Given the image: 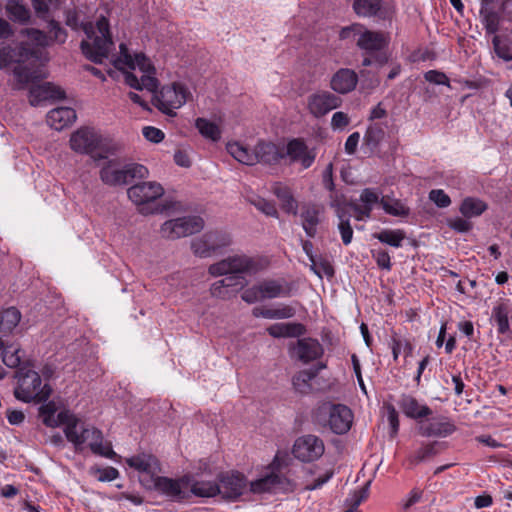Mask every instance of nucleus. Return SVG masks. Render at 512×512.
Segmentation results:
<instances>
[{
	"label": "nucleus",
	"instance_id": "nucleus-1",
	"mask_svg": "<svg viewBox=\"0 0 512 512\" xmlns=\"http://www.w3.org/2000/svg\"><path fill=\"white\" fill-rule=\"evenodd\" d=\"M65 24L75 31L82 29L86 34L87 40L81 42L80 48L87 59L101 64L108 57L114 43L107 18L100 17L96 25L92 22L80 23L77 10L68 9L65 11Z\"/></svg>",
	"mask_w": 512,
	"mask_h": 512
},
{
	"label": "nucleus",
	"instance_id": "nucleus-2",
	"mask_svg": "<svg viewBox=\"0 0 512 512\" xmlns=\"http://www.w3.org/2000/svg\"><path fill=\"white\" fill-rule=\"evenodd\" d=\"M30 58H38V50L30 47L28 43L21 42L16 47H12L10 44L4 42L0 43L1 68L4 69L12 63L18 64L12 71L14 89L23 90L30 82H34L42 77L39 68L22 64V62Z\"/></svg>",
	"mask_w": 512,
	"mask_h": 512
},
{
	"label": "nucleus",
	"instance_id": "nucleus-3",
	"mask_svg": "<svg viewBox=\"0 0 512 512\" xmlns=\"http://www.w3.org/2000/svg\"><path fill=\"white\" fill-rule=\"evenodd\" d=\"M340 38L342 40L352 39L356 42L357 47L365 51L366 54H375V61L380 67L387 64L389 56L386 48L390 43L387 33L372 31L362 24L354 23L341 29Z\"/></svg>",
	"mask_w": 512,
	"mask_h": 512
},
{
	"label": "nucleus",
	"instance_id": "nucleus-4",
	"mask_svg": "<svg viewBox=\"0 0 512 512\" xmlns=\"http://www.w3.org/2000/svg\"><path fill=\"white\" fill-rule=\"evenodd\" d=\"M227 151L235 160L249 166L257 163L273 166L285 158L284 151L269 141H259L252 150L238 142L228 143Z\"/></svg>",
	"mask_w": 512,
	"mask_h": 512
},
{
	"label": "nucleus",
	"instance_id": "nucleus-5",
	"mask_svg": "<svg viewBox=\"0 0 512 512\" xmlns=\"http://www.w3.org/2000/svg\"><path fill=\"white\" fill-rule=\"evenodd\" d=\"M208 271L214 277L225 275L221 280L234 296L244 286V278L240 274L256 271V263L245 255H235L210 265Z\"/></svg>",
	"mask_w": 512,
	"mask_h": 512
},
{
	"label": "nucleus",
	"instance_id": "nucleus-6",
	"mask_svg": "<svg viewBox=\"0 0 512 512\" xmlns=\"http://www.w3.org/2000/svg\"><path fill=\"white\" fill-rule=\"evenodd\" d=\"M15 377L18 379V385L14 395L18 400L25 403H41L50 397L51 387L48 384L42 386V379L36 371L28 367H20Z\"/></svg>",
	"mask_w": 512,
	"mask_h": 512
},
{
	"label": "nucleus",
	"instance_id": "nucleus-7",
	"mask_svg": "<svg viewBox=\"0 0 512 512\" xmlns=\"http://www.w3.org/2000/svg\"><path fill=\"white\" fill-rule=\"evenodd\" d=\"M113 65L116 69L124 71L125 69L134 70L138 67L144 74L141 77V90L155 91L158 86L157 79L153 76L154 67L149 59L143 54H135L134 57L129 53L124 43L120 44V54L114 59Z\"/></svg>",
	"mask_w": 512,
	"mask_h": 512
},
{
	"label": "nucleus",
	"instance_id": "nucleus-8",
	"mask_svg": "<svg viewBox=\"0 0 512 512\" xmlns=\"http://www.w3.org/2000/svg\"><path fill=\"white\" fill-rule=\"evenodd\" d=\"M148 169L138 163H130L119 168L116 159L105 162L100 170V179L109 186H120L130 183L133 179H144L148 176Z\"/></svg>",
	"mask_w": 512,
	"mask_h": 512
},
{
	"label": "nucleus",
	"instance_id": "nucleus-9",
	"mask_svg": "<svg viewBox=\"0 0 512 512\" xmlns=\"http://www.w3.org/2000/svg\"><path fill=\"white\" fill-rule=\"evenodd\" d=\"M129 199L139 207V212L144 215L162 212L166 207L157 205L155 208L147 206L155 202L164 194V189L157 182H140L127 190Z\"/></svg>",
	"mask_w": 512,
	"mask_h": 512
},
{
	"label": "nucleus",
	"instance_id": "nucleus-10",
	"mask_svg": "<svg viewBox=\"0 0 512 512\" xmlns=\"http://www.w3.org/2000/svg\"><path fill=\"white\" fill-rule=\"evenodd\" d=\"M270 467L272 469L270 474L250 483V491L257 494L277 491H294L296 487L294 481L280 472L281 465L278 456H275Z\"/></svg>",
	"mask_w": 512,
	"mask_h": 512
},
{
	"label": "nucleus",
	"instance_id": "nucleus-11",
	"mask_svg": "<svg viewBox=\"0 0 512 512\" xmlns=\"http://www.w3.org/2000/svg\"><path fill=\"white\" fill-rule=\"evenodd\" d=\"M70 146L75 152L90 154L95 161L107 158L103 153L101 136L89 127H82L75 131L71 135Z\"/></svg>",
	"mask_w": 512,
	"mask_h": 512
},
{
	"label": "nucleus",
	"instance_id": "nucleus-12",
	"mask_svg": "<svg viewBox=\"0 0 512 512\" xmlns=\"http://www.w3.org/2000/svg\"><path fill=\"white\" fill-rule=\"evenodd\" d=\"M189 96V90L183 84L175 82L162 87L160 92L155 95L153 104L161 112L169 116H175V110L182 107Z\"/></svg>",
	"mask_w": 512,
	"mask_h": 512
},
{
	"label": "nucleus",
	"instance_id": "nucleus-13",
	"mask_svg": "<svg viewBox=\"0 0 512 512\" xmlns=\"http://www.w3.org/2000/svg\"><path fill=\"white\" fill-rule=\"evenodd\" d=\"M203 227L204 221L201 217L185 216L164 222L161 226V234L164 238L175 240L198 233Z\"/></svg>",
	"mask_w": 512,
	"mask_h": 512
},
{
	"label": "nucleus",
	"instance_id": "nucleus-14",
	"mask_svg": "<svg viewBox=\"0 0 512 512\" xmlns=\"http://www.w3.org/2000/svg\"><path fill=\"white\" fill-rule=\"evenodd\" d=\"M231 243L230 236L222 231H209L191 242L193 253L205 258L216 253Z\"/></svg>",
	"mask_w": 512,
	"mask_h": 512
},
{
	"label": "nucleus",
	"instance_id": "nucleus-15",
	"mask_svg": "<svg viewBox=\"0 0 512 512\" xmlns=\"http://www.w3.org/2000/svg\"><path fill=\"white\" fill-rule=\"evenodd\" d=\"M321 412L328 417L327 425L333 433L341 435L350 430L353 422V413L346 405H326L321 409Z\"/></svg>",
	"mask_w": 512,
	"mask_h": 512
},
{
	"label": "nucleus",
	"instance_id": "nucleus-16",
	"mask_svg": "<svg viewBox=\"0 0 512 512\" xmlns=\"http://www.w3.org/2000/svg\"><path fill=\"white\" fill-rule=\"evenodd\" d=\"M187 477L181 479H172L165 476L156 475L155 478L142 479L141 484L148 490H156L159 493L171 498L181 499L184 497L182 484H187Z\"/></svg>",
	"mask_w": 512,
	"mask_h": 512
},
{
	"label": "nucleus",
	"instance_id": "nucleus-17",
	"mask_svg": "<svg viewBox=\"0 0 512 512\" xmlns=\"http://www.w3.org/2000/svg\"><path fill=\"white\" fill-rule=\"evenodd\" d=\"M353 10L361 17H377L391 20L395 9L391 2L383 0H353Z\"/></svg>",
	"mask_w": 512,
	"mask_h": 512
},
{
	"label": "nucleus",
	"instance_id": "nucleus-18",
	"mask_svg": "<svg viewBox=\"0 0 512 512\" xmlns=\"http://www.w3.org/2000/svg\"><path fill=\"white\" fill-rule=\"evenodd\" d=\"M323 441L315 435L299 437L293 446V455L303 462H312L320 458L324 453Z\"/></svg>",
	"mask_w": 512,
	"mask_h": 512
},
{
	"label": "nucleus",
	"instance_id": "nucleus-19",
	"mask_svg": "<svg viewBox=\"0 0 512 512\" xmlns=\"http://www.w3.org/2000/svg\"><path fill=\"white\" fill-rule=\"evenodd\" d=\"M341 105L342 99L339 96L325 90L315 92L307 98V108L316 118L325 116Z\"/></svg>",
	"mask_w": 512,
	"mask_h": 512
},
{
	"label": "nucleus",
	"instance_id": "nucleus-20",
	"mask_svg": "<svg viewBox=\"0 0 512 512\" xmlns=\"http://www.w3.org/2000/svg\"><path fill=\"white\" fill-rule=\"evenodd\" d=\"M42 77L30 82L32 84L29 89V103L32 106H39L48 100H60L65 97V92L59 87L50 82L43 84H35L37 81L44 78V74L41 72Z\"/></svg>",
	"mask_w": 512,
	"mask_h": 512
},
{
	"label": "nucleus",
	"instance_id": "nucleus-21",
	"mask_svg": "<svg viewBox=\"0 0 512 512\" xmlns=\"http://www.w3.org/2000/svg\"><path fill=\"white\" fill-rule=\"evenodd\" d=\"M218 485L220 488L219 494L225 499L236 500L246 489L247 480L245 476L239 472H230L221 475Z\"/></svg>",
	"mask_w": 512,
	"mask_h": 512
},
{
	"label": "nucleus",
	"instance_id": "nucleus-22",
	"mask_svg": "<svg viewBox=\"0 0 512 512\" xmlns=\"http://www.w3.org/2000/svg\"><path fill=\"white\" fill-rule=\"evenodd\" d=\"M125 461L129 467L142 474L140 481L142 479L155 478L161 472L158 459L151 454L141 453L126 458Z\"/></svg>",
	"mask_w": 512,
	"mask_h": 512
},
{
	"label": "nucleus",
	"instance_id": "nucleus-23",
	"mask_svg": "<svg viewBox=\"0 0 512 512\" xmlns=\"http://www.w3.org/2000/svg\"><path fill=\"white\" fill-rule=\"evenodd\" d=\"M285 157L287 156L290 163H301L304 169L312 166L316 154L310 150L303 139L295 138L290 140L286 145Z\"/></svg>",
	"mask_w": 512,
	"mask_h": 512
},
{
	"label": "nucleus",
	"instance_id": "nucleus-24",
	"mask_svg": "<svg viewBox=\"0 0 512 512\" xmlns=\"http://www.w3.org/2000/svg\"><path fill=\"white\" fill-rule=\"evenodd\" d=\"M94 427L86 425L75 415H73L70 422L64 428V433L69 442H71L75 450H81L82 445L85 444L90 437V432Z\"/></svg>",
	"mask_w": 512,
	"mask_h": 512
},
{
	"label": "nucleus",
	"instance_id": "nucleus-25",
	"mask_svg": "<svg viewBox=\"0 0 512 512\" xmlns=\"http://www.w3.org/2000/svg\"><path fill=\"white\" fill-rule=\"evenodd\" d=\"M56 412L57 406L54 401H49L39 407V416L42 418L43 423L47 427L55 428L60 425H65L66 427L72 419L73 414L68 410L60 411L57 415H55Z\"/></svg>",
	"mask_w": 512,
	"mask_h": 512
},
{
	"label": "nucleus",
	"instance_id": "nucleus-26",
	"mask_svg": "<svg viewBox=\"0 0 512 512\" xmlns=\"http://www.w3.org/2000/svg\"><path fill=\"white\" fill-rule=\"evenodd\" d=\"M358 83L357 73L349 68H341L336 71L331 80V89L339 94H348L352 92Z\"/></svg>",
	"mask_w": 512,
	"mask_h": 512
},
{
	"label": "nucleus",
	"instance_id": "nucleus-27",
	"mask_svg": "<svg viewBox=\"0 0 512 512\" xmlns=\"http://www.w3.org/2000/svg\"><path fill=\"white\" fill-rule=\"evenodd\" d=\"M456 426L446 417L433 418L427 424H421L418 432L423 437H447L454 433Z\"/></svg>",
	"mask_w": 512,
	"mask_h": 512
},
{
	"label": "nucleus",
	"instance_id": "nucleus-28",
	"mask_svg": "<svg viewBox=\"0 0 512 512\" xmlns=\"http://www.w3.org/2000/svg\"><path fill=\"white\" fill-rule=\"evenodd\" d=\"M293 354L303 363H309L318 359L323 354L321 344L312 338H302L297 341L293 348Z\"/></svg>",
	"mask_w": 512,
	"mask_h": 512
},
{
	"label": "nucleus",
	"instance_id": "nucleus-29",
	"mask_svg": "<svg viewBox=\"0 0 512 512\" xmlns=\"http://www.w3.org/2000/svg\"><path fill=\"white\" fill-rule=\"evenodd\" d=\"M76 120V112L71 107H58L47 114V123L51 128L61 131Z\"/></svg>",
	"mask_w": 512,
	"mask_h": 512
},
{
	"label": "nucleus",
	"instance_id": "nucleus-30",
	"mask_svg": "<svg viewBox=\"0 0 512 512\" xmlns=\"http://www.w3.org/2000/svg\"><path fill=\"white\" fill-rule=\"evenodd\" d=\"M320 209L316 204H304L301 208L300 217L302 219V228L308 237L314 238L317 234Z\"/></svg>",
	"mask_w": 512,
	"mask_h": 512
},
{
	"label": "nucleus",
	"instance_id": "nucleus-31",
	"mask_svg": "<svg viewBox=\"0 0 512 512\" xmlns=\"http://www.w3.org/2000/svg\"><path fill=\"white\" fill-rule=\"evenodd\" d=\"M399 407L403 413L411 419H421L432 414V410L427 405H422L411 395H402L399 401Z\"/></svg>",
	"mask_w": 512,
	"mask_h": 512
},
{
	"label": "nucleus",
	"instance_id": "nucleus-32",
	"mask_svg": "<svg viewBox=\"0 0 512 512\" xmlns=\"http://www.w3.org/2000/svg\"><path fill=\"white\" fill-rule=\"evenodd\" d=\"M5 12L9 20L14 23L26 25L30 22L31 11L24 4L23 0H7L5 4Z\"/></svg>",
	"mask_w": 512,
	"mask_h": 512
},
{
	"label": "nucleus",
	"instance_id": "nucleus-33",
	"mask_svg": "<svg viewBox=\"0 0 512 512\" xmlns=\"http://www.w3.org/2000/svg\"><path fill=\"white\" fill-rule=\"evenodd\" d=\"M274 338L300 337L305 334V326L301 323H275L267 328Z\"/></svg>",
	"mask_w": 512,
	"mask_h": 512
},
{
	"label": "nucleus",
	"instance_id": "nucleus-34",
	"mask_svg": "<svg viewBox=\"0 0 512 512\" xmlns=\"http://www.w3.org/2000/svg\"><path fill=\"white\" fill-rule=\"evenodd\" d=\"M86 443H88V446L94 454H98L109 459H113L116 456V453L113 451L110 443L105 445L103 444V434L95 427L90 432L89 440Z\"/></svg>",
	"mask_w": 512,
	"mask_h": 512
},
{
	"label": "nucleus",
	"instance_id": "nucleus-35",
	"mask_svg": "<svg viewBox=\"0 0 512 512\" xmlns=\"http://www.w3.org/2000/svg\"><path fill=\"white\" fill-rule=\"evenodd\" d=\"M273 193L280 200L283 211L297 215L298 203L287 186L277 183L273 187Z\"/></svg>",
	"mask_w": 512,
	"mask_h": 512
},
{
	"label": "nucleus",
	"instance_id": "nucleus-36",
	"mask_svg": "<svg viewBox=\"0 0 512 512\" xmlns=\"http://www.w3.org/2000/svg\"><path fill=\"white\" fill-rule=\"evenodd\" d=\"M487 209V204L474 197H466L463 199L459 211L465 218L478 217Z\"/></svg>",
	"mask_w": 512,
	"mask_h": 512
},
{
	"label": "nucleus",
	"instance_id": "nucleus-37",
	"mask_svg": "<svg viewBox=\"0 0 512 512\" xmlns=\"http://www.w3.org/2000/svg\"><path fill=\"white\" fill-rule=\"evenodd\" d=\"M20 311L15 307H9L0 311V332L7 334L19 324Z\"/></svg>",
	"mask_w": 512,
	"mask_h": 512
},
{
	"label": "nucleus",
	"instance_id": "nucleus-38",
	"mask_svg": "<svg viewBox=\"0 0 512 512\" xmlns=\"http://www.w3.org/2000/svg\"><path fill=\"white\" fill-rule=\"evenodd\" d=\"M373 237L378 239L381 243L399 248L402 246V242L406 238V234L401 229H383L380 232L374 233Z\"/></svg>",
	"mask_w": 512,
	"mask_h": 512
},
{
	"label": "nucleus",
	"instance_id": "nucleus-39",
	"mask_svg": "<svg viewBox=\"0 0 512 512\" xmlns=\"http://www.w3.org/2000/svg\"><path fill=\"white\" fill-rule=\"evenodd\" d=\"M381 207L387 214L396 217H407L410 214V209L401 200L388 196L381 197Z\"/></svg>",
	"mask_w": 512,
	"mask_h": 512
},
{
	"label": "nucleus",
	"instance_id": "nucleus-40",
	"mask_svg": "<svg viewBox=\"0 0 512 512\" xmlns=\"http://www.w3.org/2000/svg\"><path fill=\"white\" fill-rule=\"evenodd\" d=\"M492 319L497 325V331L500 334H506L510 331L509 325V307L500 303L492 310Z\"/></svg>",
	"mask_w": 512,
	"mask_h": 512
},
{
	"label": "nucleus",
	"instance_id": "nucleus-41",
	"mask_svg": "<svg viewBox=\"0 0 512 512\" xmlns=\"http://www.w3.org/2000/svg\"><path fill=\"white\" fill-rule=\"evenodd\" d=\"M494 52L504 61H512V39L494 35L492 39Z\"/></svg>",
	"mask_w": 512,
	"mask_h": 512
},
{
	"label": "nucleus",
	"instance_id": "nucleus-42",
	"mask_svg": "<svg viewBox=\"0 0 512 512\" xmlns=\"http://www.w3.org/2000/svg\"><path fill=\"white\" fill-rule=\"evenodd\" d=\"M317 370H302L293 377L294 388L302 393L307 394L311 390L310 382L317 376Z\"/></svg>",
	"mask_w": 512,
	"mask_h": 512
},
{
	"label": "nucleus",
	"instance_id": "nucleus-43",
	"mask_svg": "<svg viewBox=\"0 0 512 512\" xmlns=\"http://www.w3.org/2000/svg\"><path fill=\"white\" fill-rule=\"evenodd\" d=\"M195 126L200 134L207 139L218 141L221 137V131L219 127L215 123L205 118H197Z\"/></svg>",
	"mask_w": 512,
	"mask_h": 512
},
{
	"label": "nucleus",
	"instance_id": "nucleus-44",
	"mask_svg": "<svg viewBox=\"0 0 512 512\" xmlns=\"http://www.w3.org/2000/svg\"><path fill=\"white\" fill-rule=\"evenodd\" d=\"M385 137V131L381 124L374 123L368 126L364 135V143L371 149H375Z\"/></svg>",
	"mask_w": 512,
	"mask_h": 512
},
{
	"label": "nucleus",
	"instance_id": "nucleus-45",
	"mask_svg": "<svg viewBox=\"0 0 512 512\" xmlns=\"http://www.w3.org/2000/svg\"><path fill=\"white\" fill-rule=\"evenodd\" d=\"M219 491V485L212 481H196L191 486V492L198 497H214Z\"/></svg>",
	"mask_w": 512,
	"mask_h": 512
},
{
	"label": "nucleus",
	"instance_id": "nucleus-46",
	"mask_svg": "<svg viewBox=\"0 0 512 512\" xmlns=\"http://www.w3.org/2000/svg\"><path fill=\"white\" fill-rule=\"evenodd\" d=\"M381 192L374 188H365L361 191L359 196L360 206L369 209V212L372 213L374 206L376 204L381 205Z\"/></svg>",
	"mask_w": 512,
	"mask_h": 512
},
{
	"label": "nucleus",
	"instance_id": "nucleus-47",
	"mask_svg": "<svg viewBox=\"0 0 512 512\" xmlns=\"http://www.w3.org/2000/svg\"><path fill=\"white\" fill-rule=\"evenodd\" d=\"M261 290V297L264 298H277L279 296H287L288 292H285L282 285L275 281L269 280L259 284Z\"/></svg>",
	"mask_w": 512,
	"mask_h": 512
},
{
	"label": "nucleus",
	"instance_id": "nucleus-48",
	"mask_svg": "<svg viewBox=\"0 0 512 512\" xmlns=\"http://www.w3.org/2000/svg\"><path fill=\"white\" fill-rule=\"evenodd\" d=\"M480 16L487 34H495L499 29V17L493 8L480 9Z\"/></svg>",
	"mask_w": 512,
	"mask_h": 512
},
{
	"label": "nucleus",
	"instance_id": "nucleus-49",
	"mask_svg": "<svg viewBox=\"0 0 512 512\" xmlns=\"http://www.w3.org/2000/svg\"><path fill=\"white\" fill-rule=\"evenodd\" d=\"M31 3L36 15L42 20L48 19L50 9L56 10L60 7V0H31Z\"/></svg>",
	"mask_w": 512,
	"mask_h": 512
},
{
	"label": "nucleus",
	"instance_id": "nucleus-50",
	"mask_svg": "<svg viewBox=\"0 0 512 512\" xmlns=\"http://www.w3.org/2000/svg\"><path fill=\"white\" fill-rule=\"evenodd\" d=\"M389 345L392 349L393 359L395 361H397L401 352L404 353L405 357H408L412 354L413 351V347L410 342L406 339L398 337L397 335L391 337Z\"/></svg>",
	"mask_w": 512,
	"mask_h": 512
},
{
	"label": "nucleus",
	"instance_id": "nucleus-51",
	"mask_svg": "<svg viewBox=\"0 0 512 512\" xmlns=\"http://www.w3.org/2000/svg\"><path fill=\"white\" fill-rule=\"evenodd\" d=\"M23 354V351L19 348L13 346L5 347L2 351L3 363L10 368H20L22 367L21 361Z\"/></svg>",
	"mask_w": 512,
	"mask_h": 512
},
{
	"label": "nucleus",
	"instance_id": "nucleus-52",
	"mask_svg": "<svg viewBox=\"0 0 512 512\" xmlns=\"http://www.w3.org/2000/svg\"><path fill=\"white\" fill-rule=\"evenodd\" d=\"M21 35L26 36L36 46L46 47L51 44V38L39 29L26 28L21 30Z\"/></svg>",
	"mask_w": 512,
	"mask_h": 512
},
{
	"label": "nucleus",
	"instance_id": "nucleus-53",
	"mask_svg": "<svg viewBox=\"0 0 512 512\" xmlns=\"http://www.w3.org/2000/svg\"><path fill=\"white\" fill-rule=\"evenodd\" d=\"M438 445V442H432L422 446L415 452L411 461L415 464H418L435 456L438 453Z\"/></svg>",
	"mask_w": 512,
	"mask_h": 512
},
{
	"label": "nucleus",
	"instance_id": "nucleus-54",
	"mask_svg": "<svg viewBox=\"0 0 512 512\" xmlns=\"http://www.w3.org/2000/svg\"><path fill=\"white\" fill-rule=\"evenodd\" d=\"M47 22H48V31H49V34L48 35L50 38H51V43L52 42H58V43H64L67 39V32L64 28H62L59 24V22H57L56 20L54 19H47Z\"/></svg>",
	"mask_w": 512,
	"mask_h": 512
},
{
	"label": "nucleus",
	"instance_id": "nucleus-55",
	"mask_svg": "<svg viewBox=\"0 0 512 512\" xmlns=\"http://www.w3.org/2000/svg\"><path fill=\"white\" fill-rule=\"evenodd\" d=\"M429 199L439 208L450 206L451 199L442 189H433L429 192Z\"/></svg>",
	"mask_w": 512,
	"mask_h": 512
},
{
	"label": "nucleus",
	"instance_id": "nucleus-56",
	"mask_svg": "<svg viewBox=\"0 0 512 512\" xmlns=\"http://www.w3.org/2000/svg\"><path fill=\"white\" fill-rule=\"evenodd\" d=\"M210 292L213 297L223 300L233 297V291L226 288L222 280L215 281L211 285Z\"/></svg>",
	"mask_w": 512,
	"mask_h": 512
},
{
	"label": "nucleus",
	"instance_id": "nucleus-57",
	"mask_svg": "<svg viewBox=\"0 0 512 512\" xmlns=\"http://www.w3.org/2000/svg\"><path fill=\"white\" fill-rule=\"evenodd\" d=\"M372 257L375 259L379 268L387 271L391 270V258L387 251L382 249L372 250Z\"/></svg>",
	"mask_w": 512,
	"mask_h": 512
},
{
	"label": "nucleus",
	"instance_id": "nucleus-58",
	"mask_svg": "<svg viewBox=\"0 0 512 512\" xmlns=\"http://www.w3.org/2000/svg\"><path fill=\"white\" fill-rule=\"evenodd\" d=\"M447 225L456 232L466 233L472 229V223L462 217L450 218Z\"/></svg>",
	"mask_w": 512,
	"mask_h": 512
},
{
	"label": "nucleus",
	"instance_id": "nucleus-59",
	"mask_svg": "<svg viewBox=\"0 0 512 512\" xmlns=\"http://www.w3.org/2000/svg\"><path fill=\"white\" fill-rule=\"evenodd\" d=\"M424 78L430 83L450 87V81L446 74L443 72L437 70H429L424 74Z\"/></svg>",
	"mask_w": 512,
	"mask_h": 512
},
{
	"label": "nucleus",
	"instance_id": "nucleus-60",
	"mask_svg": "<svg viewBox=\"0 0 512 512\" xmlns=\"http://www.w3.org/2000/svg\"><path fill=\"white\" fill-rule=\"evenodd\" d=\"M254 206L267 216L278 217V211L274 203L263 198L253 201Z\"/></svg>",
	"mask_w": 512,
	"mask_h": 512
},
{
	"label": "nucleus",
	"instance_id": "nucleus-61",
	"mask_svg": "<svg viewBox=\"0 0 512 512\" xmlns=\"http://www.w3.org/2000/svg\"><path fill=\"white\" fill-rule=\"evenodd\" d=\"M143 136L152 143H160L164 139V132L153 126H146L142 129Z\"/></svg>",
	"mask_w": 512,
	"mask_h": 512
},
{
	"label": "nucleus",
	"instance_id": "nucleus-62",
	"mask_svg": "<svg viewBox=\"0 0 512 512\" xmlns=\"http://www.w3.org/2000/svg\"><path fill=\"white\" fill-rule=\"evenodd\" d=\"M350 124V118L348 114L338 111L332 115L331 127L333 130L344 129Z\"/></svg>",
	"mask_w": 512,
	"mask_h": 512
},
{
	"label": "nucleus",
	"instance_id": "nucleus-63",
	"mask_svg": "<svg viewBox=\"0 0 512 512\" xmlns=\"http://www.w3.org/2000/svg\"><path fill=\"white\" fill-rule=\"evenodd\" d=\"M346 205L348 206V208L353 210V212L355 213L354 217L357 221H364L371 217V212H369V209L360 206L355 201H349L346 203Z\"/></svg>",
	"mask_w": 512,
	"mask_h": 512
},
{
	"label": "nucleus",
	"instance_id": "nucleus-64",
	"mask_svg": "<svg viewBox=\"0 0 512 512\" xmlns=\"http://www.w3.org/2000/svg\"><path fill=\"white\" fill-rule=\"evenodd\" d=\"M241 298L248 304H252L257 302L259 299H263L261 297V290L259 285L244 290V292L241 294Z\"/></svg>",
	"mask_w": 512,
	"mask_h": 512
}]
</instances>
